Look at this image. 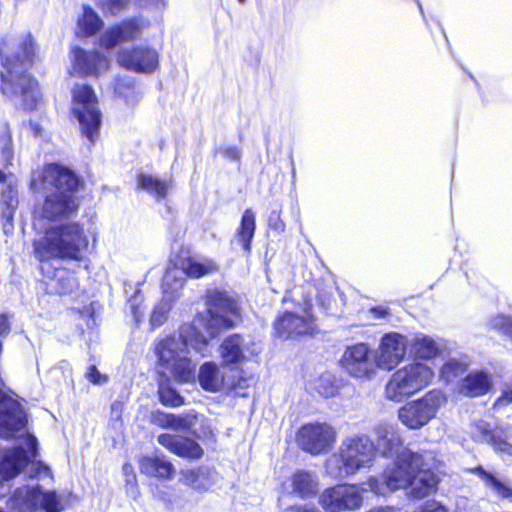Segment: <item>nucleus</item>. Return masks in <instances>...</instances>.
I'll use <instances>...</instances> for the list:
<instances>
[{
  "label": "nucleus",
  "instance_id": "obj_1",
  "mask_svg": "<svg viewBox=\"0 0 512 512\" xmlns=\"http://www.w3.org/2000/svg\"><path fill=\"white\" fill-rule=\"evenodd\" d=\"M207 309L198 314L191 324H183L179 336H159L154 342V353L159 368L167 371L178 382L195 379L198 360L210 354L209 340L202 335L205 330L210 338L234 327L240 317L236 298L220 289H209L205 295Z\"/></svg>",
  "mask_w": 512,
  "mask_h": 512
},
{
  "label": "nucleus",
  "instance_id": "obj_2",
  "mask_svg": "<svg viewBox=\"0 0 512 512\" xmlns=\"http://www.w3.org/2000/svg\"><path fill=\"white\" fill-rule=\"evenodd\" d=\"M37 45L31 33H9L0 45L1 91L15 106L32 111L41 93L38 82L28 73L37 57Z\"/></svg>",
  "mask_w": 512,
  "mask_h": 512
},
{
  "label": "nucleus",
  "instance_id": "obj_3",
  "mask_svg": "<svg viewBox=\"0 0 512 512\" xmlns=\"http://www.w3.org/2000/svg\"><path fill=\"white\" fill-rule=\"evenodd\" d=\"M80 185V179L72 170L56 163L33 172L31 188L44 194L43 202L36 210L35 227L40 229L43 220L56 222L74 216L80 204L76 195Z\"/></svg>",
  "mask_w": 512,
  "mask_h": 512
},
{
  "label": "nucleus",
  "instance_id": "obj_4",
  "mask_svg": "<svg viewBox=\"0 0 512 512\" xmlns=\"http://www.w3.org/2000/svg\"><path fill=\"white\" fill-rule=\"evenodd\" d=\"M88 245V237L79 223L49 224L43 227V235L34 241V253L40 261H82Z\"/></svg>",
  "mask_w": 512,
  "mask_h": 512
},
{
  "label": "nucleus",
  "instance_id": "obj_5",
  "mask_svg": "<svg viewBox=\"0 0 512 512\" xmlns=\"http://www.w3.org/2000/svg\"><path fill=\"white\" fill-rule=\"evenodd\" d=\"M375 457V443L367 435L346 437L338 451L326 461V471L335 479H343L361 469L370 468Z\"/></svg>",
  "mask_w": 512,
  "mask_h": 512
},
{
  "label": "nucleus",
  "instance_id": "obj_6",
  "mask_svg": "<svg viewBox=\"0 0 512 512\" xmlns=\"http://www.w3.org/2000/svg\"><path fill=\"white\" fill-rule=\"evenodd\" d=\"M26 448L17 446L0 451V474L5 479H13L24 472L29 479H52L50 468L41 461H35L37 456V439L28 434L25 438Z\"/></svg>",
  "mask_w": 512,
  "mask_h": 512
},
{
  "label": "nucleus",
  "instance_id": "obj_7",
  "mask_svg": "<svg viewBox=\"0 0 512 512\" xmlns=\"http://www.w3.org/2000/svg\"><path fill=\"white\" fill-rule=\"evenodd\" d=\"M423 451L403 449L389 464L380 478L370 477L367 486L378 495H386L398 489H406L422 462Z\"/></svg>",
  "mask_w": 512,
  "mask_h": 512
},
{
  "label": "nucleus",
  "instance_id": "obj_8",
  "mask_svg": "<svg viewBox=\"0 0 512 512\" xmlns=\"http://www.w3.org/2000/svg\"><path fill=\"white\" fill-rule=\"evenodd\" d=\"M434 377L429 365L413 361L392 373L385 386V396L388 400L402 402L428 387Z\"/></svg>",
  "mask_w": 512,
  "mask_h": 512
},
{
  "label": "nucleus",
  "instance_id": "obj_9",
  "mask_svg": "<svg viewBox=\"0 0 512 512\" xmlns=\"http://www.w3.org/2000/svg\"><path fill=\"white\" fill-rule=\"evenodd\" d=\"M72 113L80 130L94 144L101 126L102 113L93 89L88 85H76L72 90Z\"/></svg>",
  "mask_w": 512,
  "mask_h": 512
},
{
  "label": "nucleus",
  "instance_id": "obj_10",
  "mask_svg": "<svg viewBox=\"0 0 512 512\" xmlns=\"http://www.w3.org/2000/svg\"><path fill=\"white\" fill-rule=\"evenodd\" d=\"M15 512H62V497L55 491L43 490L39 485H24L15 490L8 502Z\"/></svg>",
  "mask_w": 512,
  "mask_h": 512
},
{
  "label": "nucleus",
  "instance_id": "obj_11",
  "mask_svg": "<svg viewBox=\"0 0 512 512\" xmlns=\"http://www.w3.org/2000/svg\"><path fill=\"white\" fill-rule=\"evenodd\" d=\"M445 402L446 397L441 391L431 390L423 397L401 407L398 412L399 420L409 429H420L436 417Z\"/></svg>",
  "mask_w": 512,
  "mask_h": 512
},
{
  "label": "nucleus",
  "instance_id": "obj_12",
  "mask_svg": "<svg viewBox=\"0 0 512 512\" xmlns=\"http://www.w3.org/2000/svg\"><path fill=\"white\" fill-rule=\"evenodd\" d=\"M339 363L349 376L362 380L373 379L380 369L375 352L366 343L347 346Z\"/></svg>",
  "mask_w": 512,
  "mask_h": 512
},
{
  "label": "nucleus",
  "instance_id": "obj_13",
  "mask_svg": "<svg viewBox=\"0 0 512 512\" xmlns=\"http://www.w3.org/2000/svg\"><path fill=\"white\" fill-rule=\"evenodd\" d=\"M336 438L335 428L327 422L307 423L297 433V441L301 449L312 455L329 452Z\"/></svg>",
  "mask_w": 512,
  "mask_h": 512
},
{
  "label": "nucleus",
  "instance_id": "obj_14",
  "mask_svg": "<svg viewBox=\"0 0 512 512\" xmlns=\"http://www.w3.org/2000/svg\"><path fill=\"white\" fill-rule=\"evenodd\" d=\"M319 503L328 512L355 511L362 506L363 496L357 486L341 484L324 490Z\"/></svg>",
  "mask_w": 512,
  "mask_h": 512
},
{
  "label": "nucleus",
  "instance_id": "obj_15",
  "mask_svg": "<svg viewBox=\"0 0 512 512\" xmlns=\"http://www.w3.org/2000/svg\"><path fill=\"white\" fill-rule=\"evenodd\" d=\"M311 309V302L306 299L301 313L285 312L275 322V330L278 335L286 338L312 335L316 324Z\"/></svg>",
  "mask_w": 512,
  "mask_h": 512
},
{
  "label": "nucleus",
  "instance_id": "obj_16",
  "mask_svg": "<svg viewBox=\"0 0 512 512\" xmlns=\"http://www.w3.org/2000/svg\"><path fill=\"white\" fill-rule=\"evenodd\" d=\"M408 345L409 340L400 333L384 334L380 340L378 351L375 352L379 368L387 371L394 369L404 360Z\"/></svg>",
  "mask_w": 512,
  "mask_h": 512
},
{
  "label": "nucleus",
  "instance_id": "obj_17",
  "mask_svg": "<svg viewBox=\"0 0 512 512\" xmlns=\"http://www.w3.org/2000/svg\"><path fill=\"white\" fill-rule=\"evenodd\" d=\"M436 462L434 452L423 450L422 462L408 485V494L412 498L422 499L435 491L438 479L432 470L437 468Z\"/></svg>",
  "mask_w": 512,
  "mask_h": 512
},
{
  "label": "nucleus",
  "instance_id": "obj_18",
  "mask_svg": "<svg viewBox=\"0 0 512 512\" xmlns=\"http://www.w3.org/2000/svg\"><path fill=\"white\" fill-rule=\"evenodd\" d=\"M149 26V20L143 17L124 20L121 23L108 28L101 35L100 45L106 49H112L122 42L137 39Z\"/></svg>",
  "mask_w": 512,
  "mask_h": 512
},
{
  "label": "nucleus",
  "instance_id": "obj_19",
  "mask_svg": "<svg viewBox=\"0 0 512 512\" xmlns=\"http://www.w3.org/2000/svg\"><path fill=\"white\" fill-rule=\"evenodd\" d=\"M470 433L474 441L487 443L496 452L512 456V427L492 429L486 421L478 420L473 423Z\"/></svg>",
  "mask_w": 512,
  "mask_h": 512
},
{
  "label": "nucleus",
  "instance_id": "obj_20",
  "mask_svg": "<svg viewBox=\"0 0 512 512\" xmlns=\"http://www.w3.org/2000/svg\"><path fill=\"white\" fill-rule=\"evenodd\" d=\"M72 54V75L98 77L109 69L110 60L98 51H86L76 47Z\"/></svg>",
  "mask_w": 512,
  "mask_h": 512
},
{
  "label": "nucleus",
  "instance_id": "obj_21",
  "mask_svg": "<svg viewBox=\"0 0 512 512\" xmlns=\"http://www.w3.org/2000/svg\"><path fill=\"white\" fill-rule=\"evenodd\" d=\"M158 53L156 50L137 46L132 49H123L118 53L117 61L128 70L141 73H151L158 66Z\"/></svg>",
  "mask_w": 512,
  "mask_h": 512
},
{
  "label": "nucleus",
  "instance_id": "obj_22",
  "mask_svg": "<svg viewBox=\"0 0 512 512\" xmlns=\"http://www.w3.org/2000/svg\"><path fill=\"white\" fill-rule=\"evenodd\" d=\"M255 344L239 334L228 336L220 345L219 351L224 365L238 366L253 357Z\"/></svg>",
  "mask_w": 512,
  "mask_h": 512
},
{
  "label": "nucleus",
  "instance_id": "obj_23",
  "mask_svg": "<svg viewBox=\"0 0 512 512\" xmlns=\"http://www.w3.org/2000/svg\"><path fill=\"white\" fill-rule=\"evenodd\" d=\"M198 380L204 390L217 392L221 389L243 388L245 380H230L220 374L217 365L213 362L204 363L199 370Z\"/></svg>",
  "mask_w": 512,
  "mask_h": 512
},
{
  "label": "nucleus",
  "instance_id": "obj_24",
  "mask_svg": "<svg viewBox=\"0 0 512 512\" xmlns=\"http://www.w3.org/2000/svg\"><path fill=\"white\" fill-rule=\"evenodd\" d=\"M0 182L4 184V188L0 195V211L3 219L6 223L3 225L5 232L13 227V217L18 207V191H17V180L13 175H5L0 170Z\"/></svg>",
  "mask_w": 512,
  "mask_h": 512
},
{
  "label": "nucleus",
  "instance_id": "obj_25",
  "mask_svg": "<svg viewBox=\"0 0 512 512\" xmlns=\"http://www.w3.org/2000/svg\"><path fill=\"white\" fill-rule=\"evenodd\" d=\"M376 435V449L378 448L385 457H395L403 449L402 440L396 425L390 423H380L374 428Z\"/></svg>",
  "mask_w": 512,
  "mask_h": 512
},
{
  "label": "nucleus",
  "instance_id": "obj_26",
  "mask_svg": "<svg viewBox=\"0 0 512 512\" xmlns=\"http://www.w3.org/2000/svg\"><path fill=\"white\" fill-rule=\"evenodd\" d=\"M158 443L183 458L199 459L203 454V450L197 442L178 435L161 434L158 436Z\"/></svg>",
  "mask_w": 512,
  "mask_h": 512
},
{
  "label": "nucleus",
  "instance_id": "obj_27",
  "mask_svg": "<svg viewBox=\"0 0 512 512\" xmlns=\"http://www.w3.org/2000/svg\"><path fill=\"white\" fill-rule=\"evenodd\" d=\"M492 387L491 376L482 370L469 373L461 382L459 391L469 397H478L486 394Z\"/></svg>",
  "mask_w": 512,
  "mask_h": 512
},
{
  "label": "nucleus",
  "instance_id": "obj_28",
  "mask_svg": "<svg viewBox=\"0 0 512 512\" xmlns=\"http://www.w3.org/2000/svg\"><path fill=\"white\" fill-rule=\"evenodd\" d=\"M182 481L195 490L207 491L218 481V473L206 467L186 470L182 472Z\"/></svg>",
  "mask_w": 512,
  "mask_h": 512
},
{
  "label": "nucleus",
  "instance_id": "obj_29",
  "mask_svg": "<svg viewBox=\"0 0 512 512\" xmlns=\"http://www.w3.org/2000/svg\"><path fill=\"white\" fill-rule=\"evenodd\" d=\"M200 416L194 411L182 413L180 415L159 413L156 416V423L162 428H169L176 431L193 430L200 421Z\"/></svg>",
  "mask_w": 512,
  "mask_h": 512
},
{
  "label": "nucleus",
  "instance_id": "obj_30",
  "mask_svg": "<svg viewBox=\"0 0 512 512\" xmlns=\"http://www.w3.org/2000/svg\"><path fill=\"white\" fill-rule=\"evenodd\" d=\"M137 186L154 196L157 201L166 198L168 192L173 188L172 179H162L154 175L141 173L137 177Z\"/></svg>",
  "mask_w": 512,
  "mask_h": 512
},
{
  "label": "nucleus",
  "instance_id": "obj_31",
  "mask_svg": "<svg viewBox=\"0 0 512 512\" xmlns=\"http://www.w3.org/2000/svg\"><path fill=\"white\" fill-rule=\"evenodd\" d=\"M290 483L292 487V493L301 498L311 497L318 491L317 476L309 471H296L291 476Z\"/></svg>",
  "mask_w": 512,
  "mask_h": 512
},
{
  "label": "nucleus",
  "instance_id": "obj_32",
  "mask_svg": "<svg viewBox=\"0 0 512 512\" xmlns=\"http://www.w3.org/2000/svg\"><path fill=\"white\" fill-rule=\"evenodd\" d=\"M142 473L158 478L169 479L174 473V467L165 456H145L140 460Z\"/></svg>",
  "mask_w": 512,
  "mask_h": 512
},
{
  "label": "nucleus",
  "instance_id": "obj_33",
  "mask_svg": "<svg viewBox=\"0 0 512 512\" xmlns=\"http://www.w3.org/2000/svg\"><path fill=\"white\" fill-rule=\"evenodd\" d=\"M411 351L417 359L430 360L435 358L440 347L438 343L431 337L424 334H417L409 340Z\"/></svg>",
  "mask_w": 512,
  "mask_h": 512
},
{
  "label": "nucleus",
  "instance_id": "obj_34",
  "mask_svg": "<svg viewBox=\"0 0 512 512\" xmlns=\"http://www.w3.org/2000/svg\"><path fill=\"white\" fill-rule=\"evenodd\" d=\"M185 274L192 278H200L218 270L217 264L211 259H197L189 257L179 261Z\"/></svg>",
  "mask_w": 512,
  "mask_h": 512
},
{
  "label": "nucleus",
  "instance_id": "obj_35",
  "mask_svg": "<svg viewBox=\"0 0 512 512\" xmlns=\"http://www.w3.org/2000/svg\"><path fill=\"white\" fill-rule=\"evenodd\" d=\"M48 286L51 290L60 295L72 293L78 288V280L74 272L65 268H57L54 276L50 279Z\"/></svg>",
  "mask_w": 512,
  "mask_h": 512
},
{
  "label": "nucleus",
  "instance_id": "obj_36",
  "mask_svg": "<svg viewBox=\"0 0 512 512\" xmlns=\"http://www.w3.org/2000/svg\"><path fill=\"white\" fill-rule=\"evenodd\" d=\"M184 281L185 274L179 262L173 267H168L162 282L164 296L174 300L182 289Z\"/></svg>",
  "mask_w": 512,
  "mask_h": 512
},
{
  "label": "nucleus",
  "instance_id": "obj_37",
  "mask_svg": "<svg viewBox=\"0 0 512 512\" xmlns=\"http://www.w3.org/2000/svg\"><path fill=\"white\" fill-rule=\"evenodd\" d=\"M255 229L256 221L254 212L251 209H246L242 215L235 238L237 242L242 245L247 254L251 251V241L254 237Z\"/></svg>",
  "mask_w": 512,
  "mask_h": 512
},
{
  "label": "nucleus",
  "instance_id": "obj_38",
  "mask_svg": "<svg viewBox=\"0 0 512 512\" xmlns=\"http://www.w3.org/2000/svg\"><path fill=\"white\" fill-rule=\"evenodd\" d=\"M115 92L129 107H135L143 95L140 88L135 85L131 78L119 79Z\"/></svg>",
  "mask_w": 512,
  "mask_h": 512
},
{
  "label": "nucleus",
  "instance_id": "obj_39",
  "mask_svg": "<svg viewBox=\"0 0 512 512\" xmlns=\"http://www.w3.org/2000/svg\"><path fill=\"white\" fill-rule=\"evenodd\" d=\"M103 26V21L99 15L90 7L84 6L83 14L78 19L79 33L84 37H90L96 34Z\"/></svg>",
  "mask_w": 512,
  "mask_h": 512
},
{
  "label": "nucleus",
  "instance_id": "obj_40",
  "mask_svg": "<svg viewBox=\"0 0 512 512\" xmlns=\"http://www.w3.org/2000/svg\"><path fill=\"white\" fill-rule=\"evenodd\" d=\"M473 472L477 474L488 486H490L499 496L503 498L512 497V488L505 485L493 474L486 471L483 467L478 466L473 469Z\"/></svg>",
  "mask_w": 512,
  "mask_h": 512
},
{
  "label": "nucleus",
  "instance_id": "obj_41",
  "mask_svg": "<svg viewBox=\"0 0 512 512\" xmlns=\"http://www.w3.org/2000/svg\"><path fill=\"white\" fill-rule=\"evenodd\" d=\"M0 156L5 166L12 164L14 158V149L12 134L7 123H3L0 131Z\"/></svg>",
  "mask_w": 512,
  "mask_h": 512
},
{
  "label": "nucleus",
  "instance_id": "obj_42",
  "mask_svg": "<svg viewBox=\"0 0 512 512\" xmlns=\"http://www.w3.org/2000/svg\"><path fill=\"white\" fill-rule=\"evenodd\" d=\"M314 389L323 397L330 398L336 395L338 386L335 377L330 372L322 373L314 383Z\"/></svg>",
  "mask_w": 512,
  "mask_h": 512
},
{
  "label": "nucleus",
  "instance_id": "obj_43",
  "mask_svg": "<svg viewBox=\"0 0 512 512\" xmlns=\"http://www.w3.org/2000/svg\"><path fill=\"white\" fill-rule=\"evenodd\" d=\"M173 300L168 297H163L154 307L151 317L150 325L153 329L162 326L168 319V313L171 310V302Z\"/></svg>",
  "mask_w": 512,
  "mask_h": 512
},
{
  "label": "nucleus",
  "instance_id": "obj_44",
  "mask_svg": "<svg viewBox=\"0 0 512 512\" xmlns=\"http://www.w3.org/2000/svg\"><path fill=\"white\" fill-rule=\"evenodd\" d=\"M467 367V363L463 361L457 359H449L441 367V377L446 382H451L455 378L464 374L467 370Z\"/></svg>",
  "mask_w": 512,
  "mask_h": 512
},
{
  "label": "nucleus",
  "instance_id": "obj_45",
  "mask_svg": "<svg viewBox=\"0 0 512 512\" xmlns=\"http://www.w3.org/2000/svg\"><path fill=\"white\" fill-rule=\"evenodd\" d=\"M158 393L161 403L166 406L178 407L184 404L183 397L168 382L160 384Z\"/></svg>",
  "mask_w": 512,
  "mask_h": 512
},
{
  "label": "nucleus",
  "instance_id": "obj_46",
  "mask_svg": "<svg viewBox=\"0 0 512 512\" xmlns=\"http://www.w3.org/2000/svg\"><path fill=\"white\" fill-rule=\"evenodd\" d=\"M142 303L143 296L141 295L140 290H137L135 294L128 300V306L136 324L141 323L144 318V310L141 307Z\"/></svg>",
  "mask_w": 512,
  "mask_h": 512
},
{
  "label": "nucleus",
  "instance_id": "obj_47",
  "mask_svg": "<svg viewBox=\"0 0 512 512\" xmlns=\"http://www.w3.org/2000/svg\"><path fill=\"white\" fill-rule=\"evenodd\" d=\"M490 326L503 332L512 341V317L497 315L490 320Z\"/></svg>",
  "mask_w": 512,
  "mask_h": 512
},
{
  "label": "nucleus",
  "instance_id": "obj_48",
  "mask_svg": "<svg viewBox=\"0 0 512 512\" xmlns=\"http://www.w3.org/2000/svg\"><path fill=\"white\" fill-rule=\"evenodd\" d=\"M130 0H97L98 5L106 13L116 15L127 7Z\"/></svg>",
  "mask_w": 512,
  "mask_h": 512
},
{
  "label": "nucleus",
  "instance_id": "obj_49",
  "mask_svg": "<svg viewBox=\"0 0 512 512\" xmlns=\"http://www.w3.org/2000/svg\"><path fill=\"white\" fill-rule=\"evenodd\" d=\"M219 153L228 160L239 161L242 156L241 148L235 145H225L218 149Z\"/></svg>",
  "mask_w": 512,
  "mask_h": 512
},
{
  "label": "nucleus",
  "instance_id": "obj_50",
  "mask_svg": "<svg viewBox=\"0 0 512 512\" xmlns=\"http://www.w3.org/2000/svg\"><path fill=\"white\" fill-rule=\"evenodd\" d=\"M512 403V382L505 383L501 396L497 398L494 407L500 408Z\"/></svg>",
  "mask_w": 512,
  "mask_h": 512
},
{
  "label": "nucleus",
  "instance_id": "obj_51",
  "mask_svg": "<svg viewBox=\"0 0 512 512\" xmlns=\"http://www.w3.org/2000/svg\"><path fill=\"white\" fill-rule=\"evenodd\" d=\"M268 225L271 229L282 233L285 230V224L280 217L279 212L272 211L268 217Z\"/></svg>",
  "mask_w": 512,
  "mask_h": 512
},
{
  "label": "nucleus",
  "instance_id": "obj_52",
  "mask_svg": "<svg viewBox=\"0 0 512 512\" xmlns=\"http://www.w3.org/2000/svg\"><path fill=\"white\" fill-rule=\"evenodd\" d=\"M87 379L93 384H104L107 382V377L102 375L96 366L91 365L86 372Z\"/></svg>",
  "mask_w": 512,
  "mask_h": 512
},
{
  "label": "nucleus",
  "instance_id": "obj_53",
  "mask_svg": "<svg viewBox=\"0 0 512 512\" xmlns=\"http://www.w3.org/2000/svg\"><path fill=\"white\" fill-rule=\"evenodd\" d=\"M126 492L130 497L134 499L139 496V490L134 475H132L131 478H127L126 480Z\"/></svg>",
  "mask_w": 512,
  "mask_h": 512
},
{
  "label": "nucleus",
  "instance_id": "obj_54",
  "mask_svg": "<svg viewBox=\"0 0 512 512\" xmlns=\"http://www.w3.org/2000/svg\"><path fill=\"white\" fill-rule=\"evenodd\" d=\"M283 512H320L314 505H294L286 508Z\"/></svg>",
  "mask_w": 512,
  "mask_h": 512
},
{
  "label": "nucleus",
  "instance_id": "obj_55",
  "mask_svg": "<svg viewBox=\"0 0 512 512\" xmlns=\"http://www.w3.org/2000/svg\"><path fill=\"white\" fill-rule=\"evenodd\" d=\"M10 329L9 316L7 314H0V336L7 335Z\"/></svg>",
  "mask_w": 512,
  "mask_h": 512
},
{
  "label": "nucleus",
  "instance_id": "obj_56",
  "mask_svg": "<svg viewBox=\"0 0 512 512\" xmlns=\"http://www.w3.org/2000/svg\"><path fill=\"white\" fill-rule=\"evenodd\" d=\"M369 312L376 319H382L389 315V309L383 306L373 307L370 309Z\"/></svg>",
  "mask_w": 512,
  "mask_h": 512
},
{
  "label": "nucleus",
  "instance_id": "obj_57",
  "mask_svg": "<svg viewBox=\"0 0 512 512\" xmlns=\"http://www.w3.org/2000/svg\"><path fill=\"white\" fill-rule=\"evenodd\" d=\"M11 479H5L0 474V498L6 496L10 492V484L9 481Z\"/></svg>",
  "mask_w": 512,
  "mask_h": 512
},
{
  "label": "nucleus",
  "instance_id": "obj_58",
  "mask_svg": "<svg viewBox=\"0 0 512 512\" xmlns=\"http://www.w3.org/2000/svg\"><path fill=\"white\" fill-rule=\"evenodd\" d=\"M319 302L324 309L329 310L331 308V297L327 295H320Z\"/></svg>",
  "mask_w": 512,
  "mask_h": 512
},
{
  "label": "nucleus",
  "instance_id": "obj_59",
  "mask_svg": "<svg viewBox=\"0 0 512 512\" xmlns=\"http://www.w3.org/2000/svg\"><path fill=\"white\" fill-rule=\"evenodd\" d=\"M130 469H131V466H129V465H124V467H123V470L125 473H128Z\"/></svg>",
  "mask_w": 512,
  "mask_h": 512
},
{
  "label": "nucleus",
  "instance_id": "obj_60",
  "mask_svg": "<svg viewBox=\"0 0 512 512\" xmlns=\"http://www.w3.org/2000/svg\"><path fill=\"white\" fill-rule=\"evenodd\" d=\"M240 3H245L246 0H238Z\"/></svg>",
  "mask_w": 512,
  "mask_h": 512
},
{
  "label": "nucleus",
  "instance_id": "obj_61",
  "mask_svg": "<svg viewBox=\"0 0 512 512\" xmlns=\"http://www.w3.org/2000/svg\"><path fill=\"white\" fill-rule=\"evenodd\" d=\"M293 176L295 175V168L292 169Z\"/></svg>",
  "mask_w": 512,
  "mask_h": 512
},
{
  "label": "nucleus",
  "instance_id": "obj_62",
  "mask_svg": "<svg viewBox=\"0 0 512 512\" xmlns=\"http://www.w3.org/2000/svg\"><path fill=\"white\" fill-rule=\"evenodd\" d=\"M0 512H2V511H0Z\"/></svg>",
  "mask_w": 512,
  "mask_h": 512
}]
</instances>
